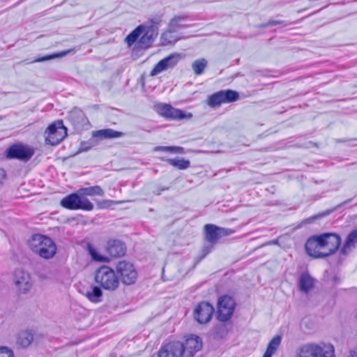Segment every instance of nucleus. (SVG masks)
Listing matches in <instances>:
<instances>
[{
	"instance_id": "f257e3e1",
	"label": "nucleus",
	"mask_w": 357,
	"mask_h": 357,
	"mask_svg": "<svg viewBox=\"0 0 357 357\" xmlns=\"http://www.w3.org/2000/svg\"><path fill=\"white\" fill-rule=\"evenodd\" d=\"M30 249L40 257L50 259L56 253V245L52 238L42 234H34L29 241Z\"/></svg>"
},
{
	"instance_id": "f03ea898",
	"label": "nucleus",
	"mask_w": 357,
	"mask_h": 357,
	"mask_svg": "<svg viewBox=\"0 0 357 357\" xmlns=\"http://www.w3.org/2000/svg\"><path fill=\"white\" fill-rule=\"evenodd\" d=\"M95 281L107 291H114L119 285V279L114 271L107 266H102L96 271Z\"/></svg>"
},
{
	"instance_id": "7ed1b4c3",
	"label": "nucleus",
	"mask_w": 357,
	"mask_h": 357,
	"mask_svg": "<svg viewBox=\"0 0 357 357\" xmlns=\"http://www.w3.org/2000/svg\"><path fill=\"white\" fill-rule=\"evenodd\" d=\"M35 153L33 147L21 142L10 145L5 151V158L8 160H18L26 162L31 160Z\"/></svg>"
},
{
	"instance_id": "20e7f679",
	"label": "nucleus",
	"mask_w": 357,
	"mask_h": 357,
	"mask_svg": "<svg viewBox=\"0 0 357 357\" xmlns=\"http://www.w3.org/2000/svg\"><path fill=\"white\" fill-rule=\"evenodd\" d=\"M61 205L69 210H79L91 211L93 209V204L86 198H82L78 192L72 193L63 198Z\"/></svg>"
},
{
	"instance_id": "39448f33",
	"label": "nucleus",
	"mask_w": 357,
	"mask_h": 357,
	"mask_svg": "<svg viewBox=\"0 0 357 357\" xmlns=\"http://www.w3.org/2000/svg\"><path fill=\"white\" fill-rule=\"evenodd\" d=\"M45 143L52 146L59 144L67 135V128L61 120L50 124L45 131Z\"/></svg>"
},
{
	"instance_id": "423d86ee",
	"label": "nucleus",
	"mask_w": 357,
	"mask_h": 357,
	"mask_svg": "<svg viewBox=\"0 0 357 357\" xmlns=\"http://www.w3.org/2000/svg\"><path fill=\"white\" fill-rule=\"evenodd\" d=\"M239 94L231 89L221 90L208 96L207 104L213 108L220 107L223 103L233 102L238 100Z\"/></svg>"
},
{
	"instance_id": "0eeeda50",
	"label": "nucleus",
	"mask_w": 357,
	"mask_h": 357,
	"mask_svg": "<svg viewBox=\"0 0 357 357\" xmlns=\"http://www.w3.org/2000/svg\"><path fill=\"white\" fill-rule=\"evenodd\" d=\"M235 301L229 296L225 295L219 298L218 301L217 319L225 322L231 319L235 309Z\"/></svg>"
},
{
	"instance_id": "6e6552de",
	"label": "nucleus",
	"mask_w": 357,
	"mask_h": 357,
	"mask_svg": "<svg viewBox=\"0 0 357 357\" xmlns=\"http://www.w3.org/2000/svg\"><path fill=\"white\" fill-rule=\"evenodd\" d=\"M155 109L160 116L171 120L190 119L192 116V114H186L184 111L174 108L171 105L167 103L157 104Z\"/></svg>"
},
{
	"instance_id": "1a4fd4ad",
	"label": "nucleus",
	"mask_w": 357,
	"mask_h": 357,
	"mask_svg": "<svg viewBox=\"0 0 357 357\" xmlns=\"http://www.w3.org/2000/svg\"><path fill=\"white\" fill-rule=\"evenodd\" d=\"M324 242V234L309 238L305 243L306 252L314 258L326 257Z\"/></svg>"
},
{
	"instance_id": "9d476101",
	"label": "nucleus",
	"mask_w": 357,
	"mask_h": 357,
	"mask_svg": "<svg viewBox=\"0 0 357 357\" xmlns=\"http://www.w3.org/2000/svg\"><path fill=\"white\" fill-rule=\"evenodd\" d=\"M116 272L119 275L122 282L125 284H132L137 280V273L134 266L128 261H119L116 266Z\"/></svg>"
},
{
	"instance_id": "9b49d317",
	"label": "nucleus",
	"mask_w": 357,
	"mask_h": 357,
	"mask_svg": "<svg viewBox=\"0 0 357 357\" xmlns=\"http://www.w3.org/2000/svg\"><path fill=\"white\" fill-rule=\"evenodd\" d=\"M205 238L209 243H215L220 238L233 234L235 231L231 229L218 227L207 224L204 226Z\"/></svg>"
},
{
	"instance_id": "f8f14e48",
	"label": "nucleus",
	"mask_w": 357,
	"mask_h": 357,
	"mask_svg": "<svg viewBox=\"0 0 357 357\" xmlns=\"http://www.w3.org/2000/svg\"><path fill=\"white\" fill-rule=\"evenodd\" d=\"M213 306L208 302H201L194 310V318L199 324H206L212 318Z\"/></svg>"
},
{
	"instance_id": "ddd939ff",
	"label": "nucleus",
	"mask_w": 357,
	"mask_h": 357,
	"mask_svg": "<svg viewBox=\"0 0 357 357\" xmlns=\"http://www.w3.org/2000/svg\"><path fill=\"white\" fill-rule=\"evenodd\" d=\"M181 59V54L173 53L160 60L151 71V76H155L158 74L169 68H174Z\"/></svg>"
},
{
	"instance_id": "4468645a",
	"label": "nucleus",
	"mask_w": 357,
	"mask_h": 357,
	"mask_svg": "<svg viewBox=\"0 0 357 357\" xmlns=\"http://www.w3.org/2000/svg\"><path fill=\"white\" fill-rule=\"evenodd\" d=\"M183 351L182 342L173 341L161 347L158 357H183Z\"/></svg>"
},
{
	"instance_id": "2eb2a0df",
	"label": "nucleus",
	"mask_w": 357,
	"mask_h": 357,
	"mask_svg": "<svg viewBox=\"0 0 357 357\" xmlns=\"http://www.w3.org/2000/svg\"><path fill=\"white\" fill-rule=\"evenodd\" d=\"M183 351V357H192L202 347V342L199 337L191 335L182 343Z\"/></svg>"
},
{
	"instance_id": "dca6fc26",
	"label": "nucleus",
	"mask_w": 357,
	"mask_h": 357,
	"mask_svg": "<svg viewBox=\"0 0 357 357\" xmlns=\"http://www.w3.org/2000/svg\"><path fill=\"white\" fill-rule=\"evenodd\" d=\"M324 241L326 257L333 255L339 249L341 244V237L335 233H324Z\"/></svg>"
},
{
	"instance_id": "f3484780",
	"label": "nucleus",
	"mask_w": 357,
	"mask_h": 357,
	"mask_svg": "<svg viewBox=\"0 0 357 357\" xmlns=\"http://www.w3.org/2000/svg\"><path fill=\"white\" fill-rule=\"evenodd\" d=\"M152 23L153 24L149 26H144V34L139 41V46L142 48H148L158 36V22H153L152 21Z\"/></svg>"
},
{
	"instance_id": "a211bd4d",
	"label": "nucleus",
	"mask_w": 357,
	"mask_h": 357,
	"mask_svg": "<svg viewBox=\"0 0 357 357\" xmlns=\"http://www.w3.org/2000/svg\"><path fill=\"white\" fill-rule=\"evenodd\" d=\"M14 282L22 293L28 291L31 287L30 276L23 269H16L14 273Z\"/></svg>"
},
{
	"instance_id": "6ab92c4d",
	"label": "nucleus",
	"mask_w": 357,
	"mask_h": 357,
	"mask_svg": "<svg viewBox=\"0 0 357 357\" xmlns=\"http://www.w3.org/2000/svg\"><path fill=\"white\" fill-rule=\"evenodd\" d=\"M314 357H335V349L331 344L310 343Z\"/></svg>"
},
{
	"instance_id": "aec40b11",
	"label": "nucleus",
	"mask_w": 357,
	"mask_h": 357,
	"mask_svg": "<svg viewBox=\"0 0 357 357\" xmlns=\"http://www.w3.org/2000/svg\"><path fill=\"white\" fill-rule=\"evenodd\" d=\"M107 252L113 257H121L126 254V244L118 239H110L107 243Z\"/></svg>"
},
{
	"instance_id": "412c9836",
	"label": "nucleus",
	"mask_w": 357,
	"mask_h": 357,
	"mask_svg": "<svg viewBox=\"0 0 357 357\" xmlns=\"http://www.w3.org/2000/svg\"><path fill=\"white\" fill-rule=\"evenodd\" d=\"M357 244V229L351 231L347 236L343 246L341 248L340 254L342 256H347L355 248Z\"/></svg>"
},
{
	"instance_id": "4be33fe9",
	"label": "nucleus",
	"mask_w": 357,
	"mask_h": 357,
	"mask_svg": "<svg viewBox=\"0 0 357 357\" xmlns=\"http://www.w3.org/2000/svg\"><path fill=\"white\" fill-rule=\"evenodd\" d=\"M314 280L308 273H303L298 279V287L301 291L308 293L314 287Z\"/></svg>"
},
{
	"instance_id": "5701e85b",
	"label": "nucleus",
	"mask_w": 357,
	"mask_h": 357,
	"mask_svg": "<svg viewBox=\"0 0 357 357\" xmlns=\"http://www.w3.org/2000/svg\"><path fill=\"white\" fill-rule=\"evenodd\" d=\"M34 333L31 330L20 331L17 337L16 343L22 348L28 347L33 341Z\"/></svg>"
},
{
	"instance_id": "b1692460",
	"label": "nucleus",
	"mask_w": 357,
	"mask_h": 357,
	"mask_svg": "<svg viewBox=\"0 0 357 357\" xmlns=\"http://www.w3.org/2000/svg\"><path fill=\"white\" fill-rule=\"evenodd\" d=\"M83 294L91 301L95 303H100L102 301V291L100 287L92 286Z\"/></svg>"
},
{
	"instance_id": "393cba45",
	"label": "nucleus",
	"mask_w": 357,
	"mask_h": 357,
	"mask_svg": "<svg viewBox=\"0 0 357 357\" xmlns=\"http://www.w3.org/2000/svg\"><path fill=\"white\" fill-rule=\"evenodd\" d=\"M123 132L112 129H103L93 132V136L100 139H113L123 136Z\"/></svg>"
},
{
	"instance_id": "a878e982",
	"label": "nucleus",
	"mask_w": 357,
	"mask_h": 357,
	"mask_svg": "<svg viewBox=\"0 0 357 357\" xmlns=\"http://www.w3.org/2000/svg\"><path fill=\"white\" fill-rule=\"evenodd\" d=\"M282 342L280 335L274 336L269 342L263 357H271L278 349Z\"/></svg>"
},
{
	"instance_id": "bb28decb",
	"label": "nucleus",
	"mask_w": 357,
	"mask_h": 357,
	"mask_svg": "<svg viewBox=\"0 0 357 357\" xmlns=\"http://www.w3.org/2000/svg\"><path fill=\"white\" fill-rule=\"evenodd\" d=\"M179 40L175 31L171 30L170 27L161 36V42L163 45H172L176 43Z\"/></svg>"
},
{
	"instance_id": "cd10ccee",
	"label": "nucleus",
	"mask_w": 357,
	"mask_h": 357,
	"mask_svg": "<svg viewBox=\"0 0 357 357\" xmlns=\"http://www.w3.org/2000/svg\"><path fill=\"white\" fill-rule=\"evenodd\" d=\"M78 193L81 197L82 196H94L99 195L103 196L104 191L99 185H94L88 188H82L78 190Z\"/></svg>"
},
{
	"instance_id": "c85d7f7f",
	"label": "nucleus",
	"mask_w": 357,
	"mask_h": 357,
	"mask_svg": "<svg viewBox=\"0 0 357 357\" xmlns=\"http://www.w3.org/2000/svg\"><path fill=\"white\" fill-rule=\"evenodd\" d=\"M186 18V16H175L172 18L169 23L171 30L177 32L182 29L188 27V25L184 23Z\"/></svg>"
},
{
	"instance_id": "c756f323",
	"label": "nucleus",
	"mask_w": 357,
	"mask_h": 357,
	"mask_svg": "<svg viewBox=\"0 0 357 357\" xmlns=\"http://www.w3.org/2000/svg\"><path fill=\"white\" fill-rule=\"evenodd\" d=\"M165 161L171 165L172 166L183 170L188 169L190 165V162L189 160H186L185 158H168L165 160Z\"/></svg>"
},
{
	"instance_id": "7c9ffc66",
	"label": "nucleus",
	"mask_w": 357,
	"mask_h": 357,
	"mask_svg": "<svg viewBox=\"0 0 357 357\" xmlns=\"http://www.w3.org/2000/svg\"><path fill=\"white\" fill-rule=\"evenodd\" d=\"M227 334V328L226 325L223 324L216 325L211 331V335L215 340L222 339Z\"/></svg>"
},
{
	"instance_id": "2f4dec72",
	"label": "nucleus",
	"mask_w": 357,
	"mask_h": 357,
	"mask_svg": "<svg viewBox=\"0 0 357 357\" xmlns=\"http://www.w3.org/2000/svg\"><path fill=\"white\" fill-rule=\"evenodd\" d=\"M87 250L92 260L98 262H107L109 259L107 257L100 254L96 249L90 243L87 244Z\"/></svg>"
},
{
	"instance_id": "473e14b6",
	"label": "nucleus",
	"mask_w": 357,
	"mask_h": 357,
	"mask_svg": "<svg viewBox=\"0 0 357 357\" xmlns=\"http://www.w3.org/2000/svg\"><path fill=\"white\" fill-rule=\"evenodd\" d=\"M144 26L139 25L136 29H135L130 34L127 36L126 38V41L129 47L134 44V43L137 40L139 36L144 32Z\"/></svg>"
},
{
	"instance_id": "72a5a7b5",
	"label": "nucleus",
	"mask_w": 357,
	"mask_h": 357,
	"mask_svg": "<svg viewBox=\"0 0 357 357\" xmlns=\"http://www.w3.org/2000/svg\"><path fill=\"white\" fill-rule=\"evenodd\" d=\"M68 118L75 125L83 123L85 121L84 114L82 110L78 109H75L71 111Z\"/></svg>"
},
{
	"instance_id": "f704fd0d",
	"label": "nucleus",
	"mask_w": 357,
	"mask_h": 357,
	"mask_svg": "<svg viewBox=\"0 0 357 357\" xmlns=\"http://www.w3.org/2000/svg\"><path fill=\"white\" fill-rule=\"evenodd\" d=\"M296 357H314L310 343L300 346L296 349Z\"/></svg>"
},
{
	"instance_id": "c9c22d12",
	"label": "nucleus",
	"mask_w": 357,
	"mask_h": 357,
	"mask_svg": "<svg viewBox=\"0 0 357 357\" xmlns=\"http://www.w3.org/2000/svg\"><path fill=\"white\" fill-rule=\"evenodd\" d=\"M207 66V61L205 59L195 60L192 64V68L196 75H202Z\"/></svg>"
},
{
	"instance_id": "e433bc0d",
	"label": "nucleus",
	"mask_w": 357,
	"mask_h": 357,
	"mask_svg": "<svg viewBox=\"0 0 357 357\" xmlns=\"http://www.w3.org/2000/svg\"><path fill=\"white\" fill-rule=\"evenodd\" d=\"M352 199H349L344 202H343L342 203L337 205L336 206H335L334 208H331V209H328V210H326L322 213H320L312 218H310V219H312V220H314V219H319V218H324V217H326L328 215H330L331 213L334 212L335 211H336L337 209L340 208V207L344 206L345 204L349 203L350 202H351Z\"/></svg>"
},
{
	"instance_id": "4c0bfd02",
	"label": "nucleus",
	"mask_w": 357,
	"mask_h": 357,
	"mask_svg": "<svg viewBox=\"0 0 357 357\" xmlns=\"http://www.w3.org/2000/svg\"><path fill=\"white\" fill-rule=\"evenodd\" d=\"M70 52V50H66V51H63V52H61L60 54H54L47 55V56H45L43 57L36 59L35 60L31 61L30 63L43 62V61H49V60H51V59H55L57 57L65 56V55L68 54Z\"/></svg>"
},
{
	"instance_id": "58836bf2",
	"label": "nucleus",
	"mask_w": 357,
	"mask_h": 357,
	"mask_svg": "<svg viewBox=\"0 0 357 357\" xmlns=\"http://www.w3.org/2000/svg\"><path fill=\"white\" fill-rule=\"evenodd\" d=\"M155 150L177 153H183V148L180 146H157Z\"/></svg>"
},
{
	"instance_id": "ea45409f",
	"label": "nucleus",
	"mask_w": 357,
	"mask_h": 357,
	"mask_svg": "<svg viewBox=\"0 0 357 357\" xmlns=\"http://www.w3.org/2000/svg\"><path fill=\"white\" fill-rule=\"evenodd\" d=\"M290 24L291 23H288L285 21H282V20H269L267 23L264 24L261 26V27H267V26H275V25H278V24H282L284 26H287Z\"/></svg>"
},
{
	"instance_id": "a19ab883",
	"label": "nucleus",
	"mask_w": 357,
	"mask_h": 357,
	"mask_svg": "<svg viewBox=\"0 0 357 357\" xmlns=\"http://www.w3.org/2000/svg\"><path fill=\"white\" fill-rule=\"evenodd\" d=\"M13 352L6 347H0V357H13Z\"/></svg>"
},
{
	"instance_id": "79ce46f5",
	"label": "nucleus",
	"mask_w": 357,
	"mask_h": 357,
	"mask_svg": "<svg viewBox=\"0 0 357 357\" xmlns=\"http://www.w3.org/2000/svg\"><path fill=\"white\" fill-rule=\"evenodd\" d=\"M92 147V144L90 142H83L81 143L79 151L84 152L89 151Z\"/></svg>"
},
{
	"instance_id": "37998d69",
	"label": "nucleus",
	"mask_w": 357,
	"mask_h": 357,
	"mask_svg": "<svg viewBox=\"0 0 357 357\" xmlns=\"http://www.w3.org/2000/svg\"><path fill=\"white\" fill-rule=\"evenodd\" d=\"M212 248V245L204 246L202 249V255L199 259L198 261H201L203 258H204L211 251Z\"/></svg>"
},
{
	"instance_id": "c03bdc74",
	"label": "nucleus",
	"mask_w": 357,
	"mask_h": 357,
	"mask_svg": "<svg viewBox=\"0 0 357 357\" xmlns=\"http://www.w3.org/2000/svg\"><path fill=\"white\" fill-rule=\"evenodd\" d=\"M112 202V201H109V200L104 201L103 203L101 204L100 206L101 207H108V206H110V204Z\"/></svg>"
},
{
	"instance_id": "a18cd8bd",
	"label": "nucleus",
	"mask_w": 357,
	"mask_h": 357,
	"mask_svg": "<svg viewBox=\"0 0 357 357\" xmlns=\"http://www.w3.org/2000/svg\"><path fill=\"white\" fill-rule=\"evenodd\" d=\"M6 175L5 171L3 169H0V178H4Z\"/></svg>"
},
{
	"instance_id": "49530a36",
	"label": "nucleus",
	"mask_w": 357,
	"mask_h": 357,
	"mask_svg": "<svg viewBox=\"0 0 357 357\" xmlns=\"http://www.w3.org/2000/svg\"><path fill=\"white\" fill-rule=\"evenodd\" d=\"M347 357H357V352L355 351H351Z\"/></svg>"
},
{
	"instance_id": "de8ad7c7",
	"label": "nucleus",
	"mask_w": 357,
	"mask_h": 357,
	"mask_svg": "<svg viewBox=\"0 0 357 357\" xmlns=\"http://www.w3.org/2000/svg\"><path fill=\"white\" fill-rule=\"evenodd\" d=\"M278 243V240H273L272 241H271L270 243H268V244H277Z\"/></svg>"
},
{
	"instance_id": "09e8293b",
	"label": "nucleus",
	"mask_w": 357,
	"mask_h": 357,
	"mask_svg": "<svg viewBox=\"0 0 357 357\" xmlns=\"http://www.w3.org/2000/svg\"><path fill=\"white\" fill-rule=\"evenodd\" d=\"M41 278L43 279H45L46 278L45 277V275H43V276H40Z\"/></svg>"
}]
</instances>
